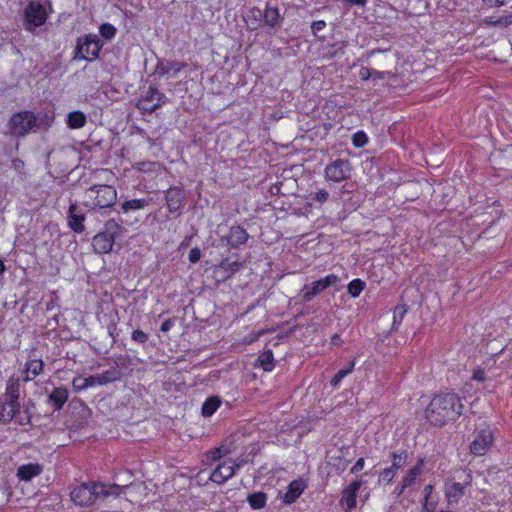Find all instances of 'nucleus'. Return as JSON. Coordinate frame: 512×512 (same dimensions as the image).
<instances>
[{
	"label": "nucleus",
	"instance_id": "nucleus-1",
	"mask_svg": "<svg viewBox=\"0 0 512 512\" xmlns=\"http://www.w3.org/2000/svg\"><path fill=\"white\" fill-rule=\"evenodd\" d=\"M460 397L454 392L435 394L425 409V418L433 426L442 427L455 422L463 412Z\"/></svg>",
	"mask_w": 512,
	"mask_h": 512
},
{
	"label": "nucleus",
	"instance_id": "nucleus-2",
	"mask_svg": "<svg viewBox=\"0 0 512 512\" xmlns=\"http://www.w3.org/2000/svg\"><path fill=\"white\" fill-rule=\"evenodd\" d=\"M126 488V485L90 481L75 486L70 492V497L75 505L89 507L98 500L106 499L109 496H119L124 493Z\"/></svg>",
	"mask_w": 512,
	"mask_h": 512
},
{
	"label": "nucleus",
	"instance_id": "nucleus-3",
	"mask_svg": "<svg viewBox=\"0 0 512 512\" xmlns=\"http://www.w3.org/2000/svg\"><path fill=\"white\" fill-rule=\"evenodd\" d=\"M54 121V115L49 112H39L35 114L32 111L25 110L14 113L8 123L12 136L20 138L29 133L38 131H47Z\"/></svg>",
	"mask_w": 512,
	"mask_h": 512
},
{
	"label": "nucleus",
	"instance_id": "nucleus-4",
	"mask_svg": "<svg viewBox=\"0 0 512 512\" xmlns=\"http://www.w3.org/2000/svg\"><path fill=\"white\" fill-rule=\"evenodd\" d=\"M124 228L119 222L112 218L105 223V230L98 233L92 239V246L96 253L103 254L113 250V247H120L118 241L123 236Z\"/></svg>",
	"mask_w": 512,
	"mask_h": 512
},
{
	"label": "nucleus",
	"instance_id": "nucleus-5",
	"mask_svg": "<svg viewBox=\"0 0 512 512\" xmlns=\"http://www.w3.org/2000/svg\"><path fill=\"white\" fill-rule=\"evenodd\" d=\"M47 19L48 13L45 6L37 0L29 1L23 9V28L31 34H36V29L43 26Z\"/></svg>",
	"mask_w": 512,
	"mask_h": 512
},
{
	"label": "nucleus",
	"instance_id": "nucleus-6",
	"mask_svg": "<svg viewBox=\"0 0 512 512\" xmlns=\"http://www.w3.org/2000/svg\"><path fill=\"white\" fill-rule=\"evenodd\" d=\"M103 47V43L96 34H87L77 39L73 59L87 61L96 60Z\"/></svg>",
	"mask_w": 512,
	"mask_h": 512
},
{
	"label": "nucleus",
	"instance_id": "nucleus-7",
	"mask_svg": "<svg viewBox=\"0 0 512 512\" xmlns=\"http://www.w3.org/2000/svg\"><path fill=\"white\" fill-rule=\"evenodd\" d=\"M340 278L335 274H329L324 278L314 281L310 284H305L301 289V298L304 302H310L317 295L330 287L337 288L340 284Z\"/></svg>",
	"mask_w": 512,
	"mask_h": 512
},
{
	"label": "nucleus",
	"instance_id": "nucleus-8",
	"mask_svg": "<svg viewBox=\"0 0 512 512\" xmlns=\"http://www.w3.org/2000/svg\"><path fill=\"white\" fill-rule=\"evenodd\" d=\"M352 164L348 159L337 158L326 165L325 179L334 183H340L350 179Z\"/></svg>",
	"mask_w": 512,
	"mask_h": 512
},
{
	"label": "nucleus",
	"instance_id": "nucleus-9",
	"mask_svg": "<svg viewBox=\"0 0 512 512\" xmlns=\"http://www.w3.org/2000/svg\"><path fill=\"white\" fill-rule=\"evenodd\" d=\"M494 442V434L488 425L474 431V439L470 444V452L474 456L485 455Z\"/></svg>",
	"mask_w": 512,
	"mask_h": 512
},
{
	"label": "nucleus",
	"instance_id": "nucleus-10",
	"mask_svg": "<svg viewBox=\"0 0 512 512\" xmlns=\"http://www.w3.org/2000/svg\"><path fill=\"white\" fill-rule=\"evenodd\" d=\"M88 192L89 197L94 199V205L99 208L109 207L116 201V190L109 185L93 186Z\"/></svg>",
	"mask_w": 512,
	"mask_h": 512
},
{
	"label": "nucleus",
	"instance_id": "nucleus-11",
	"mask_svg": "<svg viewBox=\"0 0 512 512\" xmlns=\"http://www.w3.org/2000/svg\"><path fill=\"white\" fill-rule=\"evenodd\" d=\"M85 219V209L78 206L76 203H71L66 217L68 227L75 233H82L85 230Z\"/></svg>",
	"mask_w": 512,
	"mask_h": 512
},
{
	"label": "nucleus",
	"instance_id": "nucleus-12",
	"mask_svg": "<svg viewBox=\"0 0 512 512\" xmlns=\"http://www.w3.org/2000/svg\"><path fill=\"white\" fill-rule=\"evenodd\" d=\"M392 457V465L390 467L385 468L379 476L380 482L390 483L396 475L397 470L403 468L408 459V452L402 451L401 453L393 452L391 454Z\"/></svg>",
	"mask_w": 512,
	"mask_h": 512
},
{
	"label": "nucleus",
	"instance_id": "nucleus-13",
	"mask_svg": "<svg viewBox=\"0 0 512 512\" xmlns=\"http://www.w3.org/2000/svg\"><path fill=\"white\" fill-rule=\"evenodd\" d=\"M185 192L181 187L173 186L165 191V199L170 213H175L183 208Z\"/></svg>",
	"mask_w": 512,
	"mask_h": 512
},
{
	"label": "nucleus",
	"instance_id": "nucleus-14",
	"mask_svg": "<svg viewBox=\"0 0 512 512\" xmlns=\"http://www.w3.org/2000/svg\"><path fill=\"white\" fill-rule=\"evenodd\" d=\"M263 11L264 26L268 27L269 31H277L281 28L284 21V16L280 13L279 8L267 3Z\"/></svg>",
	"mask_w": 512,
	"mask_h": 512
},
{
	"label": "nucleus",
	"instance_id": "nucleus-15",
	"mask_svg": "<svg viewBox=\"0 0 512 512\" xmlns=\"http://www.w3.org/2000/svg\"><path fill=\"white\" fill-rule=\"evenodd\" d=\"M235 475V466L231 465V458L219 463L210 475V480L218 485L225 483Z\"/></svg>",
	"mask_w": 512,
	"mask_h": 512
},
{
	"label": "nucleus",
	"instance_id": "nucleus-16",
	"mask_svg": "<svg viewBox=\"0 0 512 512\" xmlns=\"http://www.w3.org/2000/svg\"><path fill=\"white\" fill-rule=\"evenodd\" d=\"M248 238L249 235L243 227L234 225L229 229L227 235L221 237V242H226L231 248H238L240 245L246 243Z\"/></svg>",
	"mask_w": 512,
	"mask_h": 512
},
{
	"label": "nucleus",
	"instance_id": "nucleus-17",
	"mask_svg": "<svg viewBox=\"0 0 512 512\" xmlns=\"http://www.w3.org/2000/svg\"><path fill=\"white\" fill-rule=\"evenodd\" d=\"M307 481L303 478L293 480L289 483L287 491L282 497V502L285 505H291L301 496L304 490L307 488Z\"/></svg>",
	"mask_w": 512,
	"mask_h": 512
},
{
	"label": "nucleus",
	"instance_id": "nucleus-18",
	"mask_svg": "<svg viewBox=\"0 0 512 512\" xmlns=\"http://www.w3.org/2000/svg\"><path fill=\"white\" fill-rule=\"evenodd\" d=\"M363 482L361 480H355L351 482L342 492L340 503L346 505L347 511H352L356 508L357 504V493Z\"/></svg>",
	"mask_w": 512,
	"mask_h": 512
},
{
	"label": "nucleus",
	"instance_id": "nucleus-19",
	"mask_svg": "<svg viewBox=\"0 0 512 512\" xmlns=\"http://www.w3.org/2000/svg\"><path fill=\"white\" fill-rule=\"evenodd\" d=\"M44 362L38 358H29L23 369V382H29L43 373Z\"/></svg>",
	"mask_w": 512,
	"mask_h": 512
},
{
	"label": "nucleus",
	"instance_id": "nucleus-20",
	"mask_svg": "<svg viewBox=\"0 0 512 512\" xmlns=\"http://www.w3.org/2000/svg\"><path fill=\"white\" fill-rule=\"evenodd\" d=\"M186 66L187 64L183 62L162 59L158 61L155 68V73L159 76H164L172 73V76H175Z\"/></svg>",
	"mask_w": 512,
	"mask_h": 512
},
{
	"label": "nucleus",
	"instance_id": "nucleus-21",
	"mask_svg": "<svg viewBox=\"0 0 512 512\" xmlns=\"http://www.w3.org/2000/svg\"><path fill=\"white\" fill-rule=\"evenodd\" d=\"M43 472V466L39 463L23 464L17 469V477L20 481L29 482Z\"/></svg>",
	"mask_w": 512,
	"mask_h": 512
},
{
	"label": "nucleus",
	"instance_id": "nucleus-22",
	"mask_svg": "<svg viewBox=\"0 0 512 512\" xmlns=\"http://www.w3.org/2000/svg\"><path fill=\"white\" fill-rule=\"evenodd\" d=\"M68 397H69V392L66 387H63V386L56 387L52 390V392L48 396V403L53 406L54 411H59L62 409L64 404L67 402Z\"/></svg>",
	"mask_w": 512,
	"mask_h": 512
},
{
	"label": "nucleus",
	"instance_id": "nucleus-23",
	"mask_svg": "<svg viewBox=\"0 0 512 512\" xmlns=\"http://www.w3.org/2000/svg\"><path fill=\"white\" fill-rule=\"evenodd\" d=\"M465 488L466 485L459 483V482H453L451 485H449L446 488V498L449 505H454L459 502V500L464 496L465 494Z\"/></svg>",
	"mask_w": 512,
	"mask_h": 512
},
{
	"label": "nucleus",
	"instance_id": "nucleus-24",
	"mask_svg": "<svg viewBox=\"0 0 512 512\" xmlns=\"http://www.w3.org/2000/svg\"><path fill=\"white\" fill-rule=\"evenodd\" d=\"M264 26L263 11L258 7H253L248 12L247 28L251 31Z\"/></svg>",
	"mask_w": 512,
	"mask_h": 512
},
{
	"label": "nucleus",
	"instance_id": "nucleus-25",
	"mask_svg": "<svg viewBox=\"0 0 512 512\" xmlns=\"http://www.w3.org/2000/svg\"><path fill=\"white\" fill-rule=\"evenodd\" d=\"M222 403L221 398L218 395H212L208 397L202 404L201 414L203 417H211Z\"/></svg>",
	"mask_w": 512,
	"mask_h": 512
},
{
	"label": "nucleus",
	"instance_id": "nucleus-26",
	"mask_svg": "<svg viewBox=\"0 0 512 512\" xmlns=\"http://www.w3.org/2000/svg\"><path fill=\"white\" fill-rule=\"evenodd\" d=\"M66 123L70 129H80L86 125L87 117L81 111H73L67 115Z\"/></svg>",
	"mask_w": 512,
	"mask_h": 512
},
{
	"label": "nucleus",
	"instance_id": "nucleus-27",
	"mask_svg": "<svg viewBox=\"0 0 512 512\" xmlns=\"http://www.w3.org/2000/svg\"><path fill=\"white\" fill-rule=\"evenodd\" d=\"M21 378L15 375L9 377L6 382L5 396L6 398L20 397Z\"/></svg>",
	"mask_w": 512,
	"mask_h": 512
},
{
	"label": "nucleus",
	"instance_id": "nucleus-28",
	"mask_svg": "<svg viewBox=\"0 0 512 512\" xmlns=\"http://www.w3.org/2000/svg\"><path fill=\"white\" fill-rule=\"evenodd\" d=\"M267 494L263 491L254 492L247 496V502L252 509H263L267 504Z\"/></svg>",
	"mask_w": 512,
	"mask_h": 512
},
{
	"label": "nucleus",
	"instance_id": "nucleus-29",
	"mask_svg": "<svg viewBox=\"0 0 512 512\" xmlns=\"http://www.w3.org/2000/svg\"><path fill=\"white\" fill-rule=\"evenodd\" d=\"M347 47L346 41H338L328 45L325 56L328 59L338 58L345 54V48Z\"/></svg>",
	"mask_w": 512,
	"mask_h": 512
},
{
	"label": "nucleus",
	"instance_id": "nucleus-30",
	"mask_svg": "<svg viewBox=\"0 0 512 512\" xmlns=\"http://www.w3.org/2000/svg\"><path fill=\"white\" fill-rule=\"evenodd\" d=\"M258 365L266 372H270L274 368V356L272 350H266L261 353L257 359Z\"/></svg>",
	"mask_w": 512,
	"mask_h": 512
},
{
	"label": "nucleus",
	"instance_id": "nucleus-31",
	"mask_svg": "<svg viewBox=\"0 0 512 512\" xmlns=\"http://www.w3.org/2000/svg\"><path fill=\"white\" fill-rule=\"evenodd\" d=\"M408 311L407 304H399L393 310V323L391 331H397Z\"/></svg>",
	"mask_w": 512,
	"mask_h": 512
},
{
	"label": "nucleus",
	"instance_id": "nucleus-32",
	"mask_svg": "<svg viewBox=\"0 0 512 512\" xmlns=\"http://www.w3.org/2000/svg\"><path fill=\"white\" fill-rule=\"evenodd\" d=\"M102 385L112 383L116 380H119L121 377V372L118 367H111L110 369L104 371L99 374Z\"/></svg>",
	"mask_w": 512,
	"mask_h": 512
},
{
	"label": "nucleus",
	"instance_id": "nucleus-33",
	"mask_svg": "<svg viewBox=\"0 0 512 512\" xmlns=\"http://www.w3.org/2000/svg\"><path fill=\"white\" fill-rule=\"evenodd\" d=\"M422 464L423 462L420 461L418 465L412 467L408 471L407 475L403 478L402 481L404 483V487H410L415 483L417 476L422 473Z\"/></svg>",
	"mask_w": 512,
	"mask_h": 512
},
{
	"label": "nucleus",
	"instance_id": "nucleus-34",
	"mask_svg": "<svg viewBox=\"0 0 512 512\" xmlns=\"http://www.w3.org/2000/svg\"><path fill=\"white\" fill-rule=\"evenodd\" d=\"M365 287H366V283L363 280L357 278V279L352 280L348 284L347 292L351 297L356 298L361 294V292L365 289Z\"/></svg>",
	"mask_w": 512,
	"mask_h": 512
},
{
	"label": "nucleus",
	"instance_id": "nucleus-35",
	"mask_svg": "<svg viewBox=\"0 0 512 512\" xmlns=\"http://www.w3.org/2000/svg\"><path fill=\"white\" fill-rule=\"evenodd\" d=\"M220 268L225 270L228 273L227 277H231L236 272H238L242 268V263L238 261H230L228 258H225L220 263Z\"/></svg>",
	"mask_w": 512,
	"mask_h": 512
},
{
	"label": "nucleus",
	"instance_id": "nucleus-36",
	"mask_svg": "<svg viewBox=\"0 0 512 512\" xmlns=\"http://www.w3.org/2000/svg\"><path fill=\"white\" fill-rule=\"evenodd\" d=\"M355 366L354 360L351 361L347 368L340 369L335 376L331 379L330 384L332 387L336 388L341 383L342 379L345 378L348 374L352 373Z\"/></svg>",
	"mask_w": 512,
	"mask_h": 512
},
{
	"label": "nucleus",
	"instance_id": "nucleus-37",
	"mask_svg": "<svg viewBox=\"0 0 512 512\" xmlns=\"http://www.w3.org/2000/svg\"><path fill=\"white\" fill-rule=\"evenodd\" d=\"M141 99H147V100H150L153 102H159L162 104L167 101V97L165 96V94L161 93L156 88H152V87H150L147 94L144 97H142Z\"/></svg>",
	"mask_w": 512,
	"mask_h": 512
},
{
	"label": "nucleus",
	"instance_id": "nucleus-38",
	"mask_svg": "<svg viewBox=\"0 0 512 512\" xmlns=\"http://www.w3.org/2000/svg\"><path fill=\"white\" fill-rule=\"evenodd\" d=\"M14 419L19 425H22V426L30 424L31 411H30L29 404L26 405V407L24 408V410L22 412L19 410V412L16 413V417Z\"/></svg>",
	"mask_w": 512,
	"mask_h": 512
},
{
	"label": "nucleus",
	"instance_id": "nucleus-39",
	"mask_svg": "<svg viewBox=\"0 0 512 512\" xmlns=\"http://www.w3.org/2000/svg\"><path fill=\"white\" fill-rule=\"evenodd\" d=\"M162 103H159V102H153V101H150V100H147V99H139L138 100V103H137V107L144 111V112H149V113H152L153 111H155L158 107L161 106Z\"/></svg>",
	"mask_w": 512,
	"mask_h": 512
},
{
	"label": "nucleus",
	"instance_id": "nucleus-40",
	"mask_svg": "<svg viewBox=\"0 0 512 512\" xmlns=\"http://www.w3.org/2000/svg\"><path fill=\"white\" fill-rule=\"evenodd\" d=\"M229 452L230 451H229L228 448H225L223 445H221L220 447H217V448H214V449L210 450L207 453V457L211 461H218L223 456L227 455Z\"/></svg>",
	"mask_w": 512,
	"mask_h": 512
},
{
	"label": "nucleus",
	"instance_id": "nucleus-41",
	"mask_svg": "<svg viewBox=\"0 0 512 512\" xmlns=\"http://www.w3.org/2000/svg\"><path fill=\"white\" fill-rule=\"evenodd\" d=\"M486 23L493 27H508L512 25V14L501 16L496 20H486Z\"/></svg>",
	"mask_w": 512,
	"mask_h": 512
},
{
	"label": "nucleus",
	"instance_id": "nucleus-42",
	"mask_svg": "<svg viewBox=\"0 0 512 512\" xmlns=\"http://www.w3.org/2000/svg\"><path fill=\"white\" fill-rule=\"evenodd\" d=\"M352 143L355 147L361 148L368 143V136L364 131H357L352 136Z\"/></svg>",
	"mask_w": 512,
	"mask_h": 512
},
{
	"label": "nucleus",
	"instance_id": "nucleus-43",
	"mask_svg": "<svg viewBox=\"0 0 512 512\" xmlns=\"http://www.w3.org/2000/svg\"><path fill=\"white\" fill-rule=\"evenodd\" d=\"M99 33L103 38L110 40L115 36L116 28L109 23H104L99 27Z\"/></svg>",
	"mask_w": 512,
	"mask_h": 512
},
{
	"label": "nucleus",
	"instance_id": "nucleus-44",
	"mask_svg": "<svg viewBox=\"0 0 512 512\" xmlns=\"http://www.w3.org/2000/svg\"><path fill=\"white\" fill-rule=\"evenodd\" d=\"M16 417V414L9 410L7 405L2 404L0 410V423L7 424Z\"/></svg>",
	"mask_w": 512,
	"mask_h": 512
},
{
	"label": "nucleus",
	"instance_id": "nucleus-45",
	"mask_svg": "<svg viewBox=\"0 0 512 512\" xmlns=\"http://www.w3.org/2000/svg\"><path fill=\"white\" fill-rule=\"evenodd\" d=\"M156 166H158L157 162L147 161V162H139L136 164L135 169L139 172H148L153 171Z\"/></svg>",
	"mask_w": 512,
	"mask_h": 512
},
{
	"label": "nucleus",
	"instance_id": "nucleus-46",
	"mask_svg": "<svg viewBox=\"0 0 512 512\" xmlns=\"http://www.w3.org/2000/svg\"><path fill=\"white\" fill-rule=\"evenodd\" d=\"M131 338L133 341L139 344H145L148 341V334L143 332L142 330H134L132 332Z\"/></svg>",
	"mask_w": 512,
	"mask_h": 512
},
{
	"label": "nucleus",
	"instance_id": "nucleus-47",
	"mask_svg": "<svg viewBox=\"0 0 512 512\" xmlns=\"http://www.w3.org/2000/svg\"><path fill=\"white\" fill-rule=\"evenodd\" d=\"M150 199H130V212L147 206Z\"/></svg>",
	"mask_w": 512,
	"mask_h": 512
},
{
	"label": "nucleus",
	"instance_id": "nucleus-48",
	"mask_svg": "<svg viewBox=\"0 0 512 512\" xmlns=\"http://www.w3.org/2000/svg\"><path fill=\"white\" fill-rule=\"evenodd\" d=\"M19 398L20 397H15V398H6V402L3 403L4 405H7V407L9 408V410H12V412H14V414H16L17 412H19L20 410V402H19Z\"/></svg>",
	"mask_w": 512,
	"mask_h": 512
},
{
	"label": "nucleus",
	"instance_id": "nucleus-49",
	"mask_svg": "<svg viewBox=\"0 0 512 512\" xmlns=\"http://www.w3.org/2000/svg\"><path fill=\"white\" fill-rule=\"evenodd\" d=\"M371 74H372L371 79H372L373 81H375V80H377V79L382 80V79H384L386 76H388V77H394V76H395V75H394L392 72H390V71H378V70H375V69H372Z\"/></svg>",
	"mask_w": 512,
	"mask_h": 512
},
{
	"label": "nucleus",
	"instance_id": "nucleus-50",
	"mask_svg": "<svg viewBox=\"0 0 512 512\" xmlns=\"http://www.w3.org/2000/svg\"><path fill=\"white\" fill-rule=\"evenodd\" d=\"M202 256L201 250L198 247H194L190 250L188 259L191 263H197Z\"/></svg>",
	"mask_w": 512,
	"mask_h": 512
},
{
	"label": "nucleus",
	"instance_id": "nucleus-51",
	"mask_svg": "<svg viewBox=\"0 0 512 512\" xmlns=\"http://www.w3.org/2000/svg\"><path fill=\"white\" fill-rule=\"evenodd\" d=\"M86 377H76L73 379V387L76 390H82L88 388Z\"/></svg>",
	"mask_w": 512,
	"mask_h": 512
},
{
	"label": "nucleus",
	"instance_id": "nucleus-52",
	"mask_svg": "<svg viewBox=\"0 0 512 512\" xmlns=\"http://www.w3.org/2000/svg\"><path fill=\"white\" fill-rule=\"evenodd\" d=\"M326 27V22L323 20L314 21L311 25L313 35L318 36V33Z\"/></svg>",
	"mask_w": 512,
	"mask_h": 512
},
{
	"label": "nucleus",
	"instance_id": "nucleus-53",
	"mask_svg": "<svg viewBox=\"0 0 512 512\" xmlns=\"http://www.w3.org/2000/svg\"><path fill=\"white\" fill-rule=\"evenodd\" d=\"M86 379H87L86 382H87L88 387H95V386L102 385L99 374L90 375V376L86 377Z\"/></svg>",
	"mask_w": 512,
	"mask_h": 512
},
{
	"label": "nucleus",
	"instance_id": "nucleus-54",
	"mask_svg": "<svg viewBox=\"0 0 512 512\" xmlns=\"http://www.w3.org/2000/svg\"><path fill=\"white\" fill-rule=\"evenodd\" d=\"M486 372L484 369H475L472 375V379L478 382H484L486 380Z\"/></svg>",
	"mask_w": 512,
	"mask_h": 512
},
{
	"label": "nucleus",
	"instance_id": "nucleus-55",
	"mask_svg": "<svg viewBox=\"0 0 512 512\" xmlns=\"http://www.w3.org/2000/svg\"><path fill=\"white\" fill-rule=\"evenodd\" d=\"M329 197V193L326 190H319L312 197L313 200H316L320 203L325 202Z\"/></svg>",
	"mask_w": 512,
	"mask_h": 512
},
{
	"label": "nucleus",
	"instance_id": "nucleus-56",
	"mask_svg": "<svg viewBox=\"0 0 512 512\" xmlns=\"http://www.w3.org/2000/svg\"><path fill=\"white\" fill-rule=\"evenodd\" d=\"M371 71L372 69L371 68H368V67H361L360 70H359V77L361 80L363 81H367L369 79H371Z\"/></svg>",
	"mask_w": 512,
	"mask_h": 512
},
{
	"label": "nucleus",
	"instance_id": "nucleus-57",
	"mask_svg": "<svg viewBox=\"0 0 512 512\" xmlns=\"http://www.w3.org/2000/svg\"><path fill=\"white\" fill-rule=\"evenodd\" d=\"M175 325V318L166 319L160 326V331L168 332Z\"/></svg>",
	"mask_w": 512,
	"mask_h": 512
},
{
	"label": "nucleus",
	"instance_id": "nucleus-58",
	"mask_svg": "<svg viewBox=\"0 0 512 512\" xmlns=\"http://www.w3.org/2000/svg\"><path fill=\"white\" fill-rule=\"evenodd\" d=\"M432 491H433V486H432V485H426V486L424 487L425 503H424L423 507H424L425 509H427V510H429V508H428V506H429V501H428V500H429V497H430V495H431Z\"/></svg>",
	"mask_w": 512,
	"mask_h": 512
},
{
	"label": "nucleus",
	"instance_id": "nucleus-59",
	"mask_svg": "<svg viewBox=\"0 0 512 512\" xmlns=\"http://www.w3.org/2000/svg\"><path fill=\"white\" fill-rule=\"evenodd\" d=\"M344 3L349 6H358V7H364L367 4L368 0H343Z\"/></svg>",
	"mask_w": 512,
	"mask_h": 512
},
{
	"label": "nucleus",
	"instance_id": "nucleus-60",
	"mask_svg": "<svg viewBox=\"0 0 512 512\" xmlns=\"http://www.w3.org/2000/svg\"><path fill=\"white\" fill-rule=\"evenodd\" d=\"M365 461L364 458H359L354 466L351 468V473H358L360 472L364 467Z\"/></svg>",
	"mask_w": 512,
	"mask_h": 512
},
{
	"label": "nucleus",
	"instance_id": "nucleus-61",
	"mask_svg": "<svg viewBox=\"0 0 512 512\" xmlns=\"http://www.w3.org/2000/svg\"><path fill=\"white\" fill-rule=\"evenodd\" d=\"M59 307V304H58V297L57 296H54L52 297L46 304V310L47 311H51L53 310L54 308H57Z\"/></svg>",
	"mask_w": 512,
	"mask_h": 512
},
{
	"label": "nucleus",
	"instance_id": "nucleus-62",
	"mask_svg": "<svg viewBox=\"0 0 512 512\" xmlns=\"http://www.w3.org/2000/svg\"><path fill=\"white\" fill-rule=\"evenodd\" d=\"M247 461L244 458H237L236 460L231 459V465L235 466V472L243 467Z\"/></svg>",
	"mask_w": 512,
	"mask_h": 512
},
{
	"label": "nucleus",
	"instance_id": "nucleus-63",
	"mask_svg": "<svg viewBox=\"0 0 512 512\" xmlns=\"http://www.w3.org/2000/svg\"><path fill=\"white\" fill-rule=\"evenodd\" d=\"M343 343V340L341 339L340 335L334 334L331 337V344L335 346H340Z\"/></svg>",
	"mask_w": 512,
	"mask_h": 512
},
{
	"label": "nucleus",
	"instance_id": "nucleus-64",
	"mask_svg": "<svg viewBox=\"0 0 512 512\" xmlns=\"http://www.w3.org/2000/svg\"><path fill=\"white\" fill-rule=\"evenodd\" d=\"M407 487H404V483L402 482V484L400 486H397L394 490V494H396L397 497H399L400 495L403 494L404 490L406 489Z\"/></svg>",
	"mask_w": 512,
	"mask_h": 512
}]
</instances>
